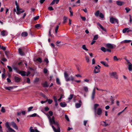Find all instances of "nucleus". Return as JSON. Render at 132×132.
Returning a JSON list of instances; mask_svg holds the SVG:
<instances>
[{
    "mask_svg": "<svg viewBox=\"0 0 132 132\" xmlns=\"http://www.w3.org/2000/svg\"><path fill=\"white\" fill-rule=\"evenodd\" d=\"M50 125L51 126L55 132H60V128L57 122H55L54 117L53 116L51 118H49V119Z\"/></svg>",
    "mask_w": 132,
    "mask_h": 132,
    "instance_id": "obj_1",
    "label": "nucleus"
},
{
    "mask_svg": "<svg viewBox=\"0 0 132 132\" xmlns=\"http://www.w3.org/2000/svg\"><path fill=\"white\" fill-rule=\"evenodd\" d=\"M15 4L16 5V9L17 10V12H16V13L18 14H20L21 13H22L24 12V10H23L22 11H20V10L21 9H20L19 6L18 4H17V1H15Z\"/></svg>",
    "mask_w": 132,
    "mask_h": 132,
    "instance_id": "obj_2",
    "label": "nucleus"
},
{
    "mask_svg": "<svg viewBox=\"0 0 132 132\" xmlns=\"http://www.w3.org/2000/svg\"><path fill=\"white\" fill-rule=\"evenodd\" d=\"M105 47L108 48L112 49L116 47V45L110 43H107L106 44Z\"/></svg>",
    "mask_w": 132,
    "mask_h": 132,
    "instance_id": "obj_3",
    "label": "nucleus"
},
{
    "mask_svg": "<svg viewBox=\"0 0 132 132\" xmlns=\"http://www.w3.org/2000/svg\"><path fill=\"white\" fill-rule=\"evenodd\" d=\"M101 68V67L99 65H97V66H95L94 70V73H96L99 72Z\"/></svg>",
    "mask_w": 132,
    "mask_h": 132,
    "instance_id": "obj_4",
    "label": "nucleus"
},
{
    "mask_svg": "<svg viewBox=\"0 0 132 132\" xmlns=\"http://www.w3.org/2000/svg\"><path fill=\"white\" fill-rule=\"evenodd\" d=\"M101 50L103 52H106V51L108 52H111V51L110 50V49L109 48H107L106 49L104 47H101Z\"/></svg>",
    "mask_w": 132,
    "mask_h": 132,
    "instance_id": "obj_5",
    "label": "nucleus"
},
{
    "mask_svg": "<svg viewBox=\"0 0 132 132\" xmlns=\"http://www.w3.org/2000/svg\"><path fill=\"white\" fill-rule=\"evenodd\" d=\"M109 75L111 77L113 76V78L115 79H118V77L117 76V73L116 72L110 73Z\"/></svg>",
    "mask_w": 132,
    "mask_h": 132,
    "instance_id": "obj_6",
    "label": "nucleus"
},
{
    "mask_svg": "<svg viewBox=\"0 0 132 132\" xmlns=\"http://www.w3.org/2000/svg\"><path fill=\"white\" fill-rule=\"evenodd\" d=\"M7 32L5 30H3L1 32V35L3 36H7L8 35Z\"/></svg>",
    "mask_w": 132,
    "mask_h": 132,
    "instance_id": "obj_7",
    "label": "nucleus"
},
{
    "mask_svg": "<svg viewBox=\"0 0 132 132\" xmlns=\"http://www.w3.org/2000/svg\"><path fill=\"white\" fill-rule=\"evenodd\" d=\"M64 76L65 80H69L68 79L69 75L66 71H65L64 73Z\"/></svg>",
    "mask_w": 132,
    "mask_h": 132,
    "instance_id": "obj_8",
    "label": "nucleus"
},
{
    "mask_svg": "<svg viewBox=\"0 0 132 132\" xmlns=\"http://www.w3.org/2000/svg\"><path fill=\"white\" fill-rule=\"evenodd\" d=\"M11 124L13 127L15 129L17 130L18 129V127L15 122L13 121L12 122Z\"/></svg>",
    "mask_w": 132,
    "mask_h": 132,
    "instance_id": "obj_9",
    "label": "nucleus"
},
{
    "mask_svg": "<svg viewBox=\"0 0 132 132\" xmlns=\"http://www.w3.org/2000/svg\"><path fill=\"white\" fill-rule=\"evenodd\" d=\"M96 112L98 115H101L102 113V110L100 108H98Z\"/></svg>",
    "mask_w": 132,
    "mask_h": 132,
    "instance_id": "obj_10",
    "label": "nucleus"
},
{
    "mask_svg": "<svg viewBox=\"0 0 132 132\" xmlns=\"http://www.w3.org/2000/svg\"><path fill=\"white\" fill-rule=\"evenodd\" d=\"M18 73L20 74L22 76L26 75V72L24 71L19 70V72H18Z\"/></svg>",
    "mask_w": 132,
    "mask_h": 132,
    "instance_id": "obj_11",
    "label": "nucleus"
},
{
    "mask_svg": "<svg viewBox=\"0 0 132 132\" xmlns=\"http://www.w3.org/2000/svg\"><path fill=\"white\" fill-rule=\"evenodd\" d=\"M125 3L124 2L120 1H116L117 4L119 6H122Z\"/></svg>",
    "mask_w": 132,
    "mask_h": 132,
    "instance_id": "obj_12",
    "label": "nucleus"
},
{
    "mask_svg": "<svg viewBox=\"0 0 132 132\" xmlns=\"http://www.w3.org/2000/svg\"><path fill=\"white\" fill-rule=\"evenodd\" d=\"M79 103H77L76 104V107L77 108H80L81 105V100H79Z\"/></svg>",
    "mask_w": 132,
    "mask_h": 132,
    "instance_id": "obj_13",
    "label": "nucleus"
},
{
    "mask_svg": "<svg viewBox=\"0 0 132 132\" xmlns=\"http://www.w3.org/2000/svg\"><path fill=\"white\" fill-rule=\"evenodd\" d=\"M18 51L20 55L22 56L24 55V53L22 51L21 48H19L18 49Z\"/></svg>",
    "mask_w": 132,
    "mask_h": 132,
    "instance_id": "obj_14",
    "label": "nucleus"
},
{
    "mask_svg": "<svg viewBox=\"0 0 132 132\" xmlns=\"http://www.w3.org/2000/svg\"><path fill=\"white\" fill-rule=\"evenodd\" d=\"M95 94V89L94 88L92 92V95H91V98L92 99H94V98Z\"/></svg>",
    "mask_w": 132,
    "mask_h": 132,
    "instance_id": "obj_15",
    "label": "nucleus"
},
{
    "mask_svg": "<svg viewBox=\"0 0 132 132\" xmlns=\"http://www.w3.org/2000/svg\"><path fill=\"white\" fill-rule=\"evenodd\" d=\"M60 0H53L51 3L50 4V5H54L55 2L56 4H57Z\"/></svg>",
    "mask_w": 132,
    "mask_h": 132,
    "instance_id": "obj_16",
    "label": "nucleus"
},
{
    "mask_svg": "<svg viewBox=\"0 0 132 132\" xmlns=\"http://www.w3.org/2000/svg\"><path fill=\"white\" fill-rule=\"evenodd\" d=\"M14 80L15 82H18L20 81L21 79L16 76H15L14 77Z\"/></svg>",
    "mask_w": 132,
    "mask_h": 132,
    "instance_id": "obj_17",
    "label": "nucleus"
},
{
    "mask_svg": "<svg viewBox=\"0 0 132 132\" xmlns=\"http://www.w3.org/2000/svg\"><path fill=\"white\" fill-rule=\"evenodd\" d=\"M97 25L99 27L103 30L105 31H106V29L104 28L101 25V24L99 23H97Z\"/></svg>",
    "mask_w": 132,
    "mask_h": 132,
    "instance_id": "obj_18",
    "label": "nucleus"
},
{
    "mask_svg": "<svg viewBox=\"0 0 132 132\" xmlns=\"http://www.w3.org/2000/svg\"><path fill=\"white\" fill-rule=\"evenodd\" d=\"M36 116H37V117H39V116L38 115H37L36 113H34L33 114H32L28 115L27 116V117H36Z\"/></svg>",
    "mask_w": 132,
    "mask_h": 132,
    "instance_id": "obj_19",
    "label": "nucleus"
},
{
    "mask_svg": "<svg viewBox=\"0 0 132 132\" xmlns=\"http://www.w3.org/2000/svg\"><path fill=\"white\" fill-rule=\"evenodd\" d=\"M28 33L26 32H22L21 34V36L22 37H26L28 36Z\"/></svg>",
    "mask_w": 132,
    "mask_h": 132,
    "instance_id": "obj_20",
    "label": "nucleus"
},
{
    "mask_svg": "<svg viewBox=\"0 0 132 132\" xmlns=\"http://www.w3.org/2000/svg\"><path fill=\"white\" fill-rule=\"evenodd\" d=\"M60 104L61 106L62 107H65L67 105L66 103L65 102H61L60 103Z\"/></svg>",
    "mask_w": 132,
    "mask_h": 132,
    "instance_id": "obj_21",
    "label": "nucleus"
},
{
    "mask_svg": "<svg viewBox=\"0 0 132 132\" xmlns=\"http://www.w3.org/2000/svg\"><path fill=\"white\" fill-rule=\"evenodd\" d=\"M100 63L104 65L105 67H108L109 65L108 64L106 63L105 61H101L100 62Z\"/></svg>",
    "mask_w": 132,
    "mask_h": 132,
    "instance_id": "obj_22",
    "label": "nucleus"
},
{
    "mask_svg": "<svg viewBox=\"0 0 132 132\" xmlns=\"http://www.w3.org/2000/svg\"><path fill=\"white\" fill-rule=\"evenodd\" d=\"M128 69L130 71H131L132 72V64L130 63L128 65Z\"/></svg>",
    "mask_w": 132,
    "mask_h": 132,
    "instance_id": "obj_23",
    "label": "nucleus"
},
{
    "mask_svg": "<svg viewBox=\"0 0 132 132\" xmlns=\"http://www.w3.org/2000/svg\"><path fill=\"white\" fill-rule=\"evenodd\" d=\"M68 18L66 16H64L63 18V23H65L66 22L67 20H68Z\"/></svg>",
    "mask_w": 132,
    "mask_h": 132,
    "instance_id": "obj_24",
    "label": "nucleus"
},
{
    "mask_svg": "<svg viewBox=\"0 0 132 132\" xmlns=\"http://www.w3.org/2000/svg\"><path fill=\"white\" fill-rule=\"evenodd\" d=\"M69 80H67L66 81H68L71 80L72 81H75L74 77L72 76H70L69 78H68Z\"/></svg>",
    "mask_w": 132,
    "mask_h": 132,
    "instance_id": "obj_25",
    "label": "nucleus"
},
{
    "mask_svg": "<svg viewBox=\"0 0 132 132\" xmlns=\"http://www.w3.org/2000/svg\"><path fill=\"white\" fill-rule=\"evenodd\" d=\"M99 105L97 104H95L94 105V110L95 112V113L96 112L97 110L96 108Z\"/></svg>",
    "mask_w": 132,
    "mask_h": 132,
    "instance_id": "obj_26",
    "label": "nucleus"
},
{
    "mask_svg": "<svg viewBox=\"0 0 132 132\" xmlns=\"http://www.w3.org/2000/svg\"><path fill=\"white\" fill-rule=\"evenodd\" d=\"M5 125L6 127L8 128V130L9 129V128H10V126L9 125V122H7L5 123Z\"/></svg>",
    "mask_w": 132,
    "mask_h": 132,
    "instance_id": "obj_27",
    "label": "nucleus"
},
{
    "mask_svg": "<svg viewBox=\"0 0 132 132\" xmlns=\"http://www.w3.org/2000/svg\"><path fill=\"white\" fill-rule=\"evenodd\" d=\"M83 89L85 92H87L88 91V89L87 87L86 86H84L83 87Z\"/></svg>",
    "mask_w": 132,
    "mask_h": 132,
    "instance_id": "obj_28",
    "label": "nucleus"
},
{
    "mask_svg": "<svg viewBox=\"0 0 132 132\" xmlns=\"http://www.w3.org/2000/svg\"><path fill=\"white\" fill-rule=\"evenodd\" d=\"M69 12H70V16H72L73 15V12L72 11L71 9V7H69Z\"/></svg>",
    "mask_w": 132,
    "mask_h": 132,
    "instance_id": "obj_29",
    "label": "nucleus"
},
{
    "mask_svg": "<svg viewBox=\"0 0 132 132\" xmlns=\"http://www.w3.org/2000/svg\"><path fill=\"white\" fill-rule=\"evenodd\" d=\"M114 19L113 17H112L110 18V22L112 23H114Z\"/></svg>",
    "mask_w": 132,
    "mask_h": 132,
    "instance_id": "obj_30",
    "label": "nucleus"
},
{
    "mask_svg": "<svg viewBox=\"0 0 132 132\" xmlns=\"http://www.w3.org/2000/svg\"><path fill=\"white\" fill-rule=\"evenodd\" d=\"M43 85L44 87H48V85H47V81H45L43 84Z\"/></svg>",
    "mask_w": 132,
    "mask_h": 132,
    "instance_id": "obj_31",
    "label": "nucleus"
},
{
    "mask_svg": "<svg viewBox=\"0 0 132 132\" xmlns=\"http://www.w3.org/2000/svg\"><path fill=\"white\" fill-rule=\"evenodd\" d=\"M56 83L58 85H60L61 84V82L60 81V80L58 78H56Z\"/></svg>",
    "mask_w": 132,
    "mask_h": 132,
    "instance_id": "obj_32",
    "label": "nucleus"
},
{
    "mask_svg": "<svg viewBox=\"0 0 132 132\" xmlns=\"http://www.w3.org/2000/svg\"><path fill=\"white\" fill-rule=\"evenodd\" d=\"M13 68L18 73V72H19V70L18 69V68L14 66H13Z\"/></svg>",
    "mask_w": 132,
    "mask_h": 132,
    "instance_id": "obj_33",
    "label": "nucleus"
},
{
    "mask_svg": "<svg viewBox=\"0 0 132 132\" xmlns=\"http://www.w3.org/2000/svg\"><path fill=\"white\" fill-rule=\"evenodd\" d=\"M8 130L10 132H15V131L11 127L9 128Z\"/></svg>",
    "mask_w": 132,
    "mask_h": 132,
    "instance_id": "obj_34",
    "label": "nucleus"
},
{
    "mask_svg": "<svg viewBox=\"0 0 132 132\" xmlns=\"http://www.w3.org/2000/svg\"><path fill=\"white\" fill-rule=\"evenodd\" d=\"M82 48L83 49L86 51H88V49L86 48V45H82Z\"/></svg>",
    "mask_w": 132,
    "mask_h": 132,
    "instance_id": "obj_35",
    "label": "nucleus"
},
{
    "mask_svg": "<svg viewBox=\"0 0 132 132\" xmlns=\"http://www.w3.org/2000/svg\"><path fill=\"white\" fill-rule=\"evenodd\" d=\"M5 88L6 89L8 90H10L11 89H13V88L12 86H10L9 87H6Z\"/></svg>",
    "mask_w": 132,
    "mask_h": 132,
    "instance_id": "obj_36",
    "label": "nucleus"
},
{
    "mask_svg": "<svg viewBox=\"0 0 132 132\" xmlns=\"http://www.w3.org/2000/svg\"><path fill=\"white\" fill-rule=\"evenodd\" d=\"M36 60L38 61L40 63H41L42 61V59L40 57H38L36 59Z\"/></svg>",
    "mask_w": 132,
    "mask_h": 132,
    "instance_id": "obj_37",
    "label": "nucleus"
},
{
    "mask_svg": "<svg viewBox=\"0 0 132 132\" xmlns=\"http://www.w3.org/2000/svg\"><path fill=\"white\" fill-rule=\"evenodd\" d=\"M98 38V35H95L93 39V40H96Z\"/></svg>",
    "mask_w": 132,
    "mask_h": 132,
    "instance_id": "obj_38",
    "label": "nucleus"
},
{
    "mask_svg": "<svg viewBox=\"0 0 132 132\" xmlns=\"http://www.w3.org/2000/svg\"><path fill=\"white\" fill-rule=\"evenodd\" d=\"M129 29L128 28H125L124 29H123L122 30V32L123 33H125L126 31H127V30H128Z\"/></svg>",
    "mask_w": 132,
    "mask_h": 132,
    "instance_id": "obj_39",
    "label": "nucleus"
},
{
    "mask_svg": "<svg viewBox=\"0 0 132 132\" xmlns=\"http://www.w3.org/2000/svg\"><path fill=\"white\" fill-rule=\"evenodd\" d=\"M33 108V107L32 106L29 107L28 108V112H30V111H32V110Z\"/></svg>",
    "mask_w": 132,
    "mask_h": 132,
    "instance_id": "obj_40",
    "label": "nucleus"
},
{
    "mask_svg": "<svg viewBox=\"0 0 132 132\" xmlns=\"http://www.w3.org/2000/svg\"><path fill=\"white\" fill-rule=\"evenodd\" d=\"M59 28V26L58 25L55 28V32L56 34L57 33V30H58Z\"/></svg>",
    "mask_w": 132,
    "mask_h": 132,
    "instance_id": "obj_41",
    "label": "nucleus"
},
{
    "mask_svg": "<svg viewBox=\"0 0 132 132\" xmlns=\"http://www.w3.org/2000/svg\"><path fill=\"white\" fill-rule=\"evenodd\" d=\"M58 100L59 102L60 101V100H54V102H55V106H57L58 105V103H57V100Z\"/></svg>",
    "mask_w": 132,
    "mask_h": 132,
    "instance_id": "obj_42",
    "label": "nucleus"
},
{
    "mask_svg": "<svg viewBox=\"0 0 132 132\" xmlns=\"http://www.w3.org/2000/svg\"><path fill=\"white\" fill-rule=\"evenodd\" d=\"M7 67L9 69V71L12 72V69L10 66H7Z\"/></svg>",
    "mask_w": 132,
    "mask_h": 132,
    "instance_id": "obj_43",
    "label": "nucleus"
},
{
    "mask_svg": "<svg viewBox=\"0 0 132 132\" xmlns=\"http://www.w3.org/2000/svg\"><path fill=\"white\" fill-rule=\"evenodd\" d=\"M131 40H125L123 41V42L125 43H128L131 42Z\"/></svg>",
    "mask_w": 132,
    "mask_h": 132,
    "instance_id": "obj_44",
    "label": "nucleus"
},
{
    "mask_svg": "<svg viewBox=\"0 0 132 132\" xmlns=\"http://www.w3.org/2000/svg\"><path fill=\"white\" fill-rule=\"evenodd\" d=\"M125 10L126 11V13H127L130 10V9L128 7H126Z\"/></svg>",
    "mask_w": 132,
    "mask_h": 132,
    "instance_id": "obj_45",
    "label": "nucleus"
},
{
    "mask_svg": "<svg viewBox=\"0 0 132 132\" xmlns=\"http://www.w3.org/2000/svg\"><path fill=\"white\" fill-rule=\"evenodd\" d=\"M30 132H35V130L32 127H31L30 128Z\"/></svg>",
    "mask_w": 132,
    "mask_h": 132,
    "instance_id": "obj_46",
    "label": "nucleus"
},
{
    "mask_svg": "<svg viewBox=\"0 0 132 132\" xmlns=\"http://www.w3.org/2000/svg\"><path fill=\"white\" fill-rule=\"evenodd\" d=\"M119 59H118L117 56H114L113 57V60H114L115 61H117Z\"/></svg>",
    "mask_w": 132,
    "mask_h": 132,
    "instance_id": "obj_47",
    "label": "nucleus"
},
{
    "mask_svg": "<svg viewBox=\"0 0 132 132\" xmlns=\"http://www.w3.org/2000/svg\"><path fill=\"white\" fill-rule=\"evenodd\" d=\"M100 12L99 10H97L95 14V15L96 16H98Z\"/></svg>",
    "mask_w": 132,
    "mask_h": 132,
    "instance_id": "obj_48",
    "label": "nucleus"
},
{
    "mask_svg": "<svg viewBox=\"0 0 132 132\" xmlns=\"http://www.w3.org/2000/svg\"><path fill=\"white\" fill-rule=\"evenodd\" d=\"M1 111L2 112L4 113L5 112V109L3 107H2V108L1 110Z\"/></svg>",
    "mask_w": 132,
    "mask_h": 132,
    "instance_id": "obj_49",
    "label": "nucleus"
},
{
    "mask_svg": "<svg viewBox=\"0 0 132 132\" xmlns=\"http://www.w3.org/2000/svg\"><path fill=\"white\" fill-rule=\"evenodd\" d=\"M99 16L102 18H104V15L103 14L101 13H100Z\"/></svg>",
    "mask_w": 132,
    "mask_h": 132,
    "instance_id": "obj_50",
    "label": "nucleus"
},
{
    "mask_svg": "<svg viewBox=\"0 0 132 132\" xmlns=\"http://www.w3.org/2000/svg\"><path fill=\"white\" fill-rule=\"evenodd\" d=\"M86 60L87 61V62L88 63L89 61V59L88 56H85Z\"/></svg>",
    "mask_w": 132,
    "mask_h": 132,
    "instance_id": "obj_51",
    "label": "nucleus"
},
{
    "mask_svg": "<svg viewBox=\"0 0 132 132\" xmlns=\"http://www.w3.org/2000/svg\"><path fill=\"white\" fill-rule=\"evenodd\" d=\"M40 94L44 98H46V96L43 93H40Z\"/></svg>",
    "mask_w": 132,
    "mask_h": 132,
    "instance_id": "obj_52",
    "label": "nucleus"
},
{
    "mask_svg": "<svg viewBox=\"0 0 132 132\" xmlns=\"http://www.w3.org/2000/svg\"><path fill=\"white\" fill-rule=\"evenodd\" d=\"M48 9L50 11H52L54 10V9L52 6H49L48 7Z\"/></svg>",
    "mask_w": 132,
    "mask_h": 132,
    "instance_id": "obj_53",
    "label": "nucleus"
},
{
    "mask_svg": "<svg viewBox=\"0 0 132 132\" xmlns=\"http://www.w3.org/2000/svg\"><path fill=\"white\" fill-rule=\"evenodd\" d=\"M40 24H36L35 26V27L36 28H37L38 27H40Z\"/></svg>",
    "mask_w": 132,
    "mask_h": 132,
    "instance_id": "obj_54",
    "label": "nucleus"
},
{
    "mask_svg": "<svg viewBox=\"0 0 132 132\" xmlns=\"http://www.w3.org/2000/svg\"><path fill=\"white\" fill-rule=\"evenodd\" d=\"M47 70L46 68H44V70L43 72L45 73H47Z\"/></svg>",
    "mask_w": 132,
    "mask_h": 132,
    "instance_id": "obj_55",
    "label": "nucleus"
},
{
    "mask_svg": "<svg viewBox=\"0 0 132 132\" xmlns=\"http://www.w3.org/2000/svg\"><path fill=\"white\" fill-rule=\"evenodd\" d=\"M103 122L104 123V124H103V125L104 126H106L108 125V124L106 123V122L103 121Z\"/></svg>",
    "mask_w": 132,
    "mask_h": 132,
    "instance_id": "obj_56",
    "label": "nucleus"
},
{
    "mask_svg": "<svg viewBox=\"0 0 132 132\" xmlns=\"http://www.w3.org/2000/svg\"><path fill=\"white\" fill-rule=\"evenodd\" d=\"M73 94H71L70 95V97L68 98V99H72L73 97Z\"/></svg>",
    "mask_w": 132,
    "mask_h": 132,
    "instance_id": "obj_57",
    "label": "nucleus"
},
{
    "mask_svg": "<svg viewBox=\"0 0 132 132\" xmlns=\"http://www.w3.org/2000/svg\"><path fill=\"white\" fill-rule=\"evenodd\" d=\"M27 82L28 84L30 83V79L28 77H27Z\"/></svg>",
    "mask_w": 132,
    "mask_h": 132,
    "instance_id": "obj_58",
    "label": "nucleus"
},
{
    "mask_svg": "<svg viewBox=\"0 0 132 132\" xmlns=\"http://www.w3.org/2000/svg\"><path fill=\"white\" fill-rule=\"evenodd\" d=\"M45 62H46L47 64H48L49 62V61L47 58H45L44 60Z\"/></svg>",
    "mask_w": 132,
    "mask_h": 132,
    "instance_id": "obj_59",
    "label": "nucleus"
},
{
    "mask_svg": "<svg viewBox=\"0 0 132 132\" xmlns=\"http://www.w3.org/2000/svg\"><path fill=\"white\" fill-rule=\"evenodd\" d=\"M47 101L49 104H51L53 102V101L52 100H47Z\"/></svg>",
    "mask_w": 132,
    "mask_h": 132,
    "instance_id": "obj_60",
    "label": "nucleus"
},
{
    "mask_svg": "<svg viewBox=\"0 0 132 132\" xmlns=\"http://www.w3.org/2000/svg\"><path fill=\"white\" fill-rule=\"evenodd\" d=\"M39 17V16H36L34 18V20H36L38 19Z\"/></svg>",
    "mask_w": 132,
    "mask_h": 132,
    "instance_id": "obj_61",
    "label": "nucleus"
},
{
    "mask_svg": "<svg viewBox=\"0 0 132 132\" xmlns=\"http://www.w3.org/2000/svg\"><path fill=\"white\" fill-rule=\"evenodd\" d=\"M65 119L68 121H69V119L67 115H65Z\"/></svg>",
    "mask_w": 132,
    "mask_h": 132,
    "instance_id": "obj_62",
    "label": "nucleus"
},
{
    "mask_svg": "<svg viewBox=\"0 0 132 132\" xmlns=\"http://www.w3.org/2000/svg\"><path fill=\"white\" fill-rule=\"evenodd\" d=\"M92 64H94L95 63V60L94 58H93L92 60Z\"/></svg>",
    "mask_w": 132,
    "mask_h": 132,
    "instance_id": "obj_63",
    "label": "nucleus"
},
{
    "mask_svg": "<svg viewBox=\"0 0 132 132\" xmlns=\"http://www.w3.org/2000/svg\"><path fill=\"white\" fill-rule=\"evenodd\" d=\"M49 113L50 116H52L53 115V112L51 111H50L49 112Z\"/></svg>",
    "mask_w": 132,
    "mask_h": 132,
    "instance_id": "obj_64",
    "label": "nucleus"
}]
</instances>
